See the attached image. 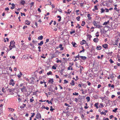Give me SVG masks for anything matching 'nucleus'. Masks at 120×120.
Returning <instances> with one entry per match:
<instances>
[{
  "label": "nucleus",
  "instance_id": "36",
  "mask_svg": "<svg viewBox=\"0 0 120 120\" xmlns=\"http://www.w3.org/2000/svg\"><path fill=\"white\" fill-rule=\"evenodd\" d=\"M73 95H78L79 94L78 93H76V92H75V93H73Z\"/></svg>",
  "mask_w": 120,
  "mask_h": 120
},
{
  "label": "nucleus",
  "instance_id": "22",
  "mask_svg": "<svg viewBox=\"0 0 120 120\" xmlns=\"http://www.w3.org/2000/svg\"><path fill=\"white\" fill-rule=\"evenodd\" d=\"M85 22L84 21H82V23L81 24V26H84L85 24Z\"/></svg>",
  "mask_w": 120,
  "mask_h": 120
},
{
  "label": "nucleus",
  "instance_id": "52",
  "mask_svg": "<svg viewBox=\"0 0 120 120\" xmlns=\"http://www.w3.org/2000/svg\"><path fill=\"white\" fill-rule=\"evenodd\" d=\"M21 16H22V15H24V16H25V13H22V12H21Z\"/></svg>",
  "mask_w": 120,
  "mask_h": 120
},
{
  "label": "nucleus",
  "instance_id": "2",
  "mask_svg": "<svg viewBox=\"0 0 120 120\" xmlns=\"http://www.w3.org/2000/svg\"><path fill=\"white\" fill-rule=\"evenodd\" d=\"M22 92H24L26 90V88L25 86H23V87L20 89Z\"/></svg>",
  "mask_w": 120,
  "mask_h": 120
},
{
  "label": "nucleus",
  "instance_id": "61",
  "mask_svg": "<svg viewBox=\"0 0 120 120\" xmlns=\"http://www.w3.org/2000/svg\"><path fill=\"white\" fill-rule=\"evenodd\" d=\"M38 10L39 12H41V11L40 8H38Z\"/></svg>",
  "mask_w": 120,
  "mask_h": 120
},
{
  "label": "nucleus",
  "instance_id": "63",
  "mask_svg": "<svg viewBox=\"0 0 120 120\" xmlns=\"http://www.w3.org/2000/svg\"><path fill=\"white\" fill-rule=\"evenodd\" d=\"M55 109H50V110L51 112H52L53 111V110Z\"/></svg>",
  "mask_w": 120,
  "mask_h": 120
},
{
  "label": "nucleus",
  "instance_id": "23",
  "mask_svg": "<svg viewBox=\"0 0 120 120\" xmlns=\"http://www.w3.org/2000/svg\"><path fill=\"white\" fill-rule=\"evenodd\" d=\"M25 3V1L24 0H22L21 2V4L22 5H24Z\"/></svg>",
  "mask_w": 120,
  "mask_h": 120
},
{
  "label": "nucleus",
  "instance_id": "28",
  "mask_svg": "<svg viewBox=\"0 0 120 120\" xmlns=\"http://www.w3.org/2000/svg\"><path fill=\"white\" fill-rule=\"evenodd\" d=\"M101 13H102L104 12L105 11V10L103 9V8H101Z\"/></svg>",
  "mask_w": 120,
  "mask_h": 120
},
{
  "label": "nucleus",
  "instance_id": "57",
  "mask_svg": "<svg viewBox=\"0 0 120 120\" xmlns=\"http://www.w3.org/2000/svg\"><path fill=\"white\" fill-rule=\"evenodd\" d=\"M105 10H106V12H108L109 11V9L106 8H105Z\"/></svg>",
  "mask_w": 120,
  "mask_h": 120
},
{
  "label": "nucleus",
  "instance_id": "29",
  "mask_svg": "<svg viewBox=\"0 0 120 120\" xmlns=\"http://www.w3.org/2000/svg\"><path fill=\"white\" fill-rule=\"evenodd\" d=\"M75 65L76 66V67H78V68H79L80 67V65H78V63H77V62H76L75 63Z\"/></svg>",
  "mask_w": 120,
  "mask_h": 120
},
{
  "label": "nucleus",
  "instance_id": "17",
  "mask_svg": "<svg viewBox=\"0 0 120 120\" xmlns=\"http://www.w3.org/2000/svg\"><path fill=\"white\" fill-rule=\"evenodd\" d=\"M97 22H96V21H94L93 22V24L94 26H97Z\"/></svg>",
  "mask_w": 120,
  "mask_h": 120
},
{
  "label": "nucleus",
  "instance_id": "58",
  "mask_svg": "<svg viewBox=\"0 0 120 120\" xmlns=\"http://www.w3.org/2000/svg\"><path fill=\"white\" fill-rule=\"evenodd\" d=\"M14 80L12 79H11L10 80V82H14Z\"/></svg>",
  "mask_w": 120,
  "mask_h": 120
},
{
  "label": "nucleus",
  "instance_id": "55",
  "mask_svg": "<svg viewBox=\"0 0 120 120\" xmlns=\"http://www.w3.org/2000/svg\"><path fill=\"white\" fill-rule=\"evenodd\" d=\"M28 57H30L31 59H33V58L31 57V56L30 55H28Z\"/></svg>",
  "mask_w": 120,
  "mask_h": 120
},
{
  "label": "nucleus",
  "instance_id": "15",
  "mask_svg": "<svg viewBox=\"0 0 120 120\" xmlns=\"http://www.w3.org/2000/svg\"><path fill=\"white\" fill-rule=\"evenodd\" d=\"M99 103H96L94 105V106L96 107L97 109H98V105Z\"/></svg>",
  "mask_w": 120,
  "mask_h": 120
},
{
  "label": "nucleus",
  "instance_id": "19",
  "mask_svg": "<svg viewBox=\"0 0 120 120\" xmlns=\"http://www.w3.org/2000/svg\"><path fill=\"white\" fill-rule=\"evenodd\" d=\"M72 44L73 45V47H76V46H75V45H76V44L75 42H72Z\"/></svg>",
  "mask_w": 120,
  "mask_h": 120
},
{
  "label": "nucleus",
  "instance_id": "33",
  "mask_svg": "<svg viewBox=\"0 0 120 120\" xmlns=\"http://www.w3.org/2000/svg\"><path fill=\"white\" fill-rule=\"evenodd\" d=\"M28 55H24L23 56L25 58H26V59H28Z\"/></svg>",
  "mask_w": 120,
  "mask_h": 120
},
{
  "label": "nucleus",
  "instance_id": "8",
  "mask_svg": "<svg viewBox=\"0 0 120 120\" xmlns=\"http://www.w3.org/2000/svg\"><path fill=\"white\" fill-rule=\"evenodd\" d=\"M101 47L99 46L98 45L96 47V49L97 50H101Z\"/></svg>",
  "mask_w": 120,
  "mask_h": 120
},
{
  "label": "nucleus",
  "instance_id": "39",
  "mask_svg": "<svg viewBox=\"0 0 120 120\" xmlns=\"http://www.w3.org/2000/svg\"><path fill=\"white\" fill-rule=\"evenodd\" d=\"M80 16H78L76 18L77 20L78 21H79L80 20L79 19H80Z\"/></svg>",
  "mask_w": 120,
  "mask_h": 120
},
{
  "label": "nucleus",
  "instance_id": "27",
  "mask_svg": "<svg viewBox=\"0 0 120 120\" xmlns=\"http://www.w3.org/2000/svg\"><path fill=\"white\" fill-rule=\"evenodd\" d=\"M44 70L43 69H42L39 72L40 74H41L43 73L44 72Z\"/></svg>",
  "mask_w": 120,
  "mask_h": 120
},
{
  "label": "nucleus",
  "instance_id": "56",
  "mask_svg": "<svg viewBox=\"0 0 120 120\" xmlns=\"http://www.w3.org/2000/svg\"><path fill=\"white\" fill-rule=\"evenodd\" d=\"M17 76L18 77V78H20L21 77V75H20V74H18L17 75Z\"/></svg>",
  "mask_w": 120,
  "mask_h": 120
},
{
  "label": "nucleus",
  "instance_id": "32",
  "mask_svg": "<svg viewBox=\"0 0 120 120\" xmlns=\"http://www.w3.org/2000/svg\"><path fill=\"white\" fill-rule=\"evenodd\" d=\"M13 42V41H11L10 43V45L9 46V48L10 47H12V43Z\"/></svg>",
  "mask_w": 120,
  "mask_h": 120
},
{
  "label": "nucleus",
  "instance_id": "30",
  "mask_svg": "<svg viewBox=\"0 0 120 120\" xmlns=\"http://www.w3.org/2000/svg\"><path fill=\"white\" fill-rule=\"evenodd\" d=\"M46 101L49 104H50V103L51 104H52V102L51 101H49L48 100H47Z\"/></svg>",
  "mask_w": 120,
  "mask_h": 120
},
{
  "label": "nucleus",
  "instance_id": "31",
  "mask_svg": "<svg viewBox=\"0 0 120 120\" xmlns=\"http://www.w3.org/2000/svg\"><path fill=\"white\" fill-rule=\"evenodd\" d=\"M117 109H118L117 108H115L114 109H113L112 110V112H116Z\"/></svg>",
  "mask_w": 120,
  "mask_h": 120
},
{
  "label": "nucleus",
  "instance_id": "50",
  "mask_svg": "<svg viewBox=\"0 0 120 120\" xmlns=\"http://www.w3.org/2000/svg\"><path fill=\"white\" fill-rule=\"evenodd\" d=\"M113 117H114V116H113L112 115H111V116H109V118L110 119H111L112 118H113Z\"/></svg>",
  "mask_w": 120,
  "mask_h": 120
},
{
  "label": "nucleus",
  "instance_id": "54",
  "mask_svg": "<svg viewBox=\"0 0 120 120\" xmlns=\"http://www.w3.org/2000/svg\"><path fill=\"white\" fill-rule=\"evenodd\" d=\"M34 2H31L30 3V4L31 5V7H32L33 5H34Z\"/></svg>",
  "mask_w": 120,
  "mask_h": 120
},
{
  "label": "nucleus",
  "instance_id": "13",
  "mask_svg": "<svg viewBox=\"0 0 120 120\" xmlns=\"http://www.w3.org/2000/svg\"><path fill=\"white\" fill-rule=\"evenodd\" d=\"M80 57L83 60H85L86 58V57L85 56H80Z\"/></svg>",
  "mask_w": 120,
  "mask_h": 120
},
{
  "label": "nucleus",
  "instance_id": "40",
  "mask_svg": "<svg viewBox=\"0 0 120 120\" xmlns=\"http://www.w3.org/2000/svg\"><path fill=\"white\" fill-rule=\"evenodd\" d=\"M64 83L65 84L68 83V81L66 80H64Z\"/></svg>",
  "mask_w": 120,
  "mask_h": 120
},
{
  "label": "nucleus",
  "instance_id": "60",
  "mask_svg": "<svg viewBox=\"0 0 120 120\" xmlns=\"http://www.w3.org/2000/svg\"><path fill=\"white\" fill-rule=\"evenodd\" d=\"M78 100L77 98H75V101L76 102H78Z\"/></svg>",
  "mask_w": 120,
  "mask_h": 120
},
{
  "label": "nucleus",
  "instance_id": "62",
  "mask_svg": "<svg viewBox=\"0 0 120 120\" xmlns=\"http://www.w3.org/2000/svg\"><path fill=\"white\" fill-rule=\"evenodd\" d=\"M49 41V39H47L46 40V42H45V43H46L48 42Z\"/></svg>",
  "mask_w": 120,
  "mask_h": 120
},
{
  "label": "nucleus",
  "instance_id": "10",
  "mask_svg": "<svg viewBox=\"0 0 120 120\" xmlns=\"http://www.w3.org/2000/svg\"><path fill=\"white\" fill-rule=\"evenodd\" d=\"M43 43V41H41L40 42V43L38 44V45L39 46H41Z\"/></svg>",
  "mask_w": 120,
  "mask_h": 120
},
{
  "label": "nucleus",
  "instance_id": "48",
  "mask_svg": "<svg viewBox=\"0 0 120 120\" xmlns=\"http://www.w3.org/2000/svg\"><path fill=\"white\" fill-rule=\"evenodd\" d=\"M87 83H88V85L89 86H90L91 84V83L88 81L87 82Z\"/></svg>",
  "mask_w": 120,
  "mask_h": 120
},
{
  "label": "nucleus",
  "instance_id": "12",
  "mask_svg": "<svg viewBox=\"0 0 120 120\" xmlns=\"http://www.w3.org/2000/svg\"><path fill=\"white\" fill-rule=\"evenodd\" d=\"M43 38V37L42 35H41V36L38 37V40H42Z\"/></svg>",
  "mask_w": 120,
  "mask_h": 120
},
{
  "label": "nucleus",
  "instance_id": "42",
  "mask_svg": "<svg viewBox=\"0 0 120 120\" xmlns=\"http://www.w3.org/2000/svg\"><path fill=\"white\" fill-rule=\"evenodd\" d=\"M109 61L110 63L111 64L112 63L114 62V61L112 60V59H111L109 60Z\"/></svg>",
  "mask_w": 120,
  "mask_h": 120
},
{
  "label": "nucleus",
  "instance_id": "3",
  "mask_svg": "<svg viewBox=\"0 0 120 120\" xmlns=\"http://www.w3.org/2000/svg\"><path fill=\"white\" fill-rule=\"evenodd\" d=\"M102 46L105 49H108V45L106 44L103 45Z\"/></svg>",
  "mask_w": 120,
  "mask_h": 120
},
{
  "label": "nucleus",
  "instance_id": "5",
  "mask_svg": "<svg viewBox=\"0 0 120 120\" xmlns=\"http://www.w3.org/2000/svg\"><path fill=\"white\" fill-rule=\"evenodd\" d=\"M49 90V91H51L52 92H54L55 91V90L52 89V88L50 87L49 88H48Z\"/></svg>",
  "mask_w": 120,
  "mask_h": 120
},
{
  "label": "nucleus",
  "instance_id": "51",
  "mask_svg": "<svg viewBox=\"0 0 120 120\" xmlns=\"http://www.w3.org/2000/svg\"><path fill=\"white\" fill-rule=\"evenodd\" d=\"M84 51H85L84 49H83L82 50L80 51L79 52H80V53L82 52H84Z\"/></svg>",
  "mask_w": 120,
  "mask_h": 120
},
{
  "label": "nucleus",
  "instance_id": "47",
  "mask_svg": "<svg viewBox=\"0 0 120 120\" xmlns=\"http://www.w3.org/2000/svg\"><path fill=\"white\" fill-rule=\"evenodd\" d=\"M100 106H101L100 107L101 108H102L104 106L103 105V104L102 103H101L100 104Z\"/></svg>",
  "mask_w": 120,
  "mask_h": 120
},
{
  "label": "nucleus",
  "instance_id": "38",
  "mask_svg": "<svg viewBox=\"0 0 120 120\" xmlns=\"http://www.w3.org/2000/svg\"><path fill=\"white\" fill-rule=\"evenodd\" d=\"M80 57V56H79V54L78 56H75L74 57V58L76 59L77 58H78L79 59V57Z\"/></svg>",
  "mask_w": 120,
  "mask_h": 120
},
{
  "label": "nucleus",
  "instance_id": "37",
  "mask_svg": "<svg viewBox=\"0 0 120 120\" xmlns=\"http://www.w3.org/2000/svg\"><path fill=\"white\" fill-rule=\"evenodd\" d=\"M75 32V30H74L73 31H71L70 32V34H72L73 33H74Z\"/></svg>",
  "mask_w": 120,
  "mask_h": 120
},
{
  "label": "nucleus",
  "instance_id": "53",
  "mask_svg": "<svg viewBox=\"0 0 120 120\" xmlns=\"http://www.w3.org/2000/svg\"><path fill=\"white\" fill-rule=\"evenodd\" d=\"M30 101L31 102L34 101V100L32 99V98H30Z\"/></svg>",
  "mask_w": 120,
  "mask_h": 120
},
{
  "label": "nucleus",
  "instance_id": "49",
  "mask_svg": "<svg viewBox=\"0 0 120 120\" xmlns=\"http://www.w3.org/2000/svg\"><path fill=\"white\" fill-rule=\"evenodd\" d=\"M56 62L57 63H58L59 62L61 63L62 62V61L61 60H58L56 61Z\"/></svg>",
  "mask_w": 120,
  "mask_h": 120
},
{
  "label": "nucleus",
  "instance_id": "9",
  "mask_svg": "<svg viewBox=\"0 0 120 120\" xmlns=\"http://www.w3.org/2000/svg\"><path fill=\"white\" fill-rule=\"evenodd\" d=\"M30 22L29 21L26 20L25 21V23H26V24L29 25L30 24Z\"/></svg>",
  "mask_w": 120,
  "mask_h": 120
},
{
  "label": "nucleus",
  "instance_id": "18",
  "mask_svg": "<svg viewBox=\"0 0 120 120\" xmlns=\"http://www.w3.org/2000/svg\"><path fill=\"white\" fill-rule=\"evenodd\" d=\"M74 80H72L71 81V83H70L71 84V86H74L75 85V83H74Z\"/></svg>",
  "mask_w": 120,
  "mask_h": 120
},
{
  "label": "nucleus",
  "instance_id": "45",
  "mask_svg": "<svg viewBox=\"0 0 120 120\" xmlns=\"http://www.w3.org/2000/svg\"><path fill=\"white\" fill-rule=\"evenodd\" d=\"M97 6L96 5V6H94V9H95L96 10H98V8H97Z\"/></svg>",
  "mask_w": 120,
  "mask_h": 120
},
{
  "label": "nucleus",
  "instance_id": "41",
  "mask_svg": "<svg viewBox=\"0 0 120 120\" xmlns=\"http://www.w3.org/2000/svg\"><path fill=\"white\" fill-rule=\"evenodd\" d=\"M9 110L11 111L12 112H13V111L14 110V109L11 108H9Z\"/></svg>",
  "mask_w": 120,
  "mask_h": 120
},
{
  "label": "nucleus",
  "instance_id": "16",
  "mask_svg": "<svg viewBox=\"0 0 120 120\" xmlns=\"http://www.w3.org/2000/svg\"><path fill=\"white\" fill-rule=\"evenodd\" d=\"M118 42V40H116L115 42L114 43L113 45L117 46Z\"/></svg>",
  "mask_w": 120,
  "mask_h": 120
},
{
  "label": "nucleus",
  "instance_id": "24",
  "mask_svg": "<svg viewBox=\"0 0 120 120\" xmlns=\"http://www.w3.org/2000/svg\"><path fill=\"white\" fill-rule=\"evenodd\" d=\"M47 75H52V72L51 71H49V72L47 73Z\"/></svg>",
  "mask_w": 120,
  "mask_h": 120
},
{
  "label": "nucleus",
  "instance_id": "25",
  "mask_svg": "<svg viewBox=\"0 0 120 120\" xmlns=\"http://www.w3.org/2000/svg\"><path fill=\"white\" fill-rule=\"evenodd\" d=\"M56 57L55 54H52L51 56V58L52 59L53 58Z\"/></svg>",
  "mask_w": 120,
  "mask_h": 120
},
{
  "label": "nucleus",
  "instance_id": "26",
  "mask_svg": "<svg viewBox=\"0 0 120 120\" xmlns=\"http://www.w3.org/2000/svg\"><path fill=\"white\" fill-rule=\"evenodd\" d=\"M15 82H10L9 84L10 85H12V86H13L15 85Z\"/></svg>",
  "mask_w": 120,
  "mask_h": 120
},
{
  "label": "nucleus",
  "instance_id": "7",
  "mask_svg": "<svg viewBox=\"0 0 120 120\" xmlns=\"http://www.w3.org/2000/svg\"><path fill=\"white\" fill-rule=\"evenodd\" d=\"M12 48H14L15 47V42L13 41V42L12 43Z\"/></svg>",
  "mask_w": 120,
  "mask_h": 120
},
{
  "label": "nucleus",
  "instance_id": "46",
  "mask_svg": "<svg viewBox=\"0 0 120 120\" xmlns=\"http://www.w3.org/2000/svg\"><path fill=\"white\" fill-rule=\"evenodd\" d=\"M64 105H65L66 106H68V107H69L70 106V105L68 104H67L66 103H65Z\"/></svg>",
  "mask_w": 120,
  "mask_h": 120
},
{
  "label": "nucleus",
  "instance_id": "21",
  "mask_svg": "<svg viewBox=\"0 0 120 120\" xmlns=\"http://www.w3.org/2000/svg\"><path fill=\"white\" fill-rule=\"evenodd\" d=\"M109 21L108 20L107 22H105L103 24V25H106L109 23Z\"/></svg>",
  "mask_w": 120,
  "mask_h": 120
},
{
  "label": "nucleus",
  "instance_id": "1",
  "mask_svg": "<svg viewBox=\"0 0 120 120\" xmlns=\"http://www.w3.org/2000/svg\"><path fill=\"white\" fill-rule=\"evenodd\" d=\"M36 117L37 119H38L39 117L40 119H41V116L40 114L39 113H37L36 116Z\"/></svg>",
  "mask_w": 120,
  "mask_h": 120
},
{
  "label": "nucleus",
  "instance_id": "14",
  "mask_svg": "<svg viewBox=\"0 0 120 120\" xmlns=\"http://www.w3.org/2000/svg\"><path fill=\"white\" fill-rule=\"evenodd\" d=\"M11 5L12 6V7H11V8L12 9H13L14 8H15V5L14 4L12 3L11 4Z\"/></svg>",
  "mask_w": 120,
  "mask_h": 120
},
{
  "label": "nucleus",
  "instance_id": "4",
  "mask_svg": "<svg viewBox=\"0 0 120 120\" xmlns=\"http://www.w3.org/2000/svg\"><path fill=\"white\" fill-rule=\"evenodd\" d=\"M86 43V41L85 40H82V41H81L80 44L82 45H83L84 44H85Z\"/></svg>",
  "mask_w": 120,
  "mask_h": 120
},
{
  "label": "nucleus",
  "instance_id": "43",
  "mask_svg": "<svg viewBox=\"0 0 120 120\" xmlns=\"http://www.w3.org/2000/svg\"><path fill=\"white\" fill-rule=\"evenodd\" d=\"M110 77L112 78H113L114 77V76H113V74L110 75Z\"/></svg>",
  "mask_w": 120,
  "mask_h": 120
},
{
  "label": "nucleus",
  "instance_id": "64",
  "mask_svg": "<svg viewBox=\"0 0 120 120\" xmlns=\"http://www.w3.org/2000/svg\"><path fill=\"white\" fill-rule=\"evenodd\" d=\"M101 86V85L100 84H99L98 86V88H99Z\"/></svg>",
  "mask_w": 120,
  "mask_h": 120
},
{
  "label": "nucleus",
  "instance_id": "20",
  "mask_svg": "<svg viewBox=\"0 0 120 120\" xmlns=\"http://www.w3.org/2000/svg\"><path fill=\"white\" fill-rule=\"evenodd\" d=\"M86 99H87V101L89 102L90 100V98L88 96L86 98Z\"/></svg>",
  "mask_w": 120,
  "mask_h": 120
},
{
  "label": "nucleus",
  "instance_id": "59",
  "mask_svg": "<svg viewBox=\"0 0 120 120\" xmlns=\"http://www.w3.org/2000/svg\"><path fill=\"white\" fill-rule=\"evenodd\" d=\"M62 44H60L59 45V48H61L62 47Z\"/></svg>",
  "mask_w": 120,
  "mask_h": 120
},
{
  "label": "nucleus",
  "instance_id": "34",
  "mask_svg": "<svg viewBox=\"0 0 120 120\" xmlns=\"http://www.w3.org/2000/svg\"><path fill=\"white\" fill-rule=\"evenodd\" d=\"M96 27L97 28H101V27H102V26L100 25H97V26H96Z\"/></svg>",
  "mask_w": 120,
  "mask_h": 120
},
{
  "label": "nucleus",
  "instance_id": "44",
  "mask_svg": "<svg viewBox=\"0 0 120 120\" xmlns=\"http://www.w3.org/2000/svg\"><path fill=\"white\" fill-rule=\"evenodd\" d=\"M52 69H56V68L54 66H53L52 68Z\"/></svg>",
  "mask_w": 120,
  "mask_h": 120
},
{
  "label": "nucleus",
  "instance_id": "11",
  "mask_svg": "<svg viewBox=\"0 0 120 120\" xmlns=\"http://www.w3.org/2000/svg\"><path fill=\"white\" fill-rule=\"evenodd\" d=\"M93 41L94 42H98V39L97 38H94V39L93 40Z\"/></svg>",
  "mask_w": 120,
  "mask_h": 120
},
{
  "label": "nucleus",
  "instance_id": "6",
  "mask_svg": "<svg viewBox=\"0 0 120 120\" xmlns=\"http://www.w3.org/2000/svg\"><path fill=\"white\" fill-rule=\"evenodd\" d=\"M54 81L53 80V79H50L49 80H48V82L49 83L50 82L52 84L53 82Z\"/></svg>",
  "mask_w": 120,
  "mask_h": 120
},
{
  "label": "nucleus",
  "instance_id": "35",
  "mask_svg": "<svg viewBox=\"0 0 120 120\" xmlns=\"http://www.w3.org/2000/svg\"><path fill=\"white\" fill-rule=\"evenodd\" d=\"M87 36L88 37V38L90 39L92 37V36L91 35L89 34H88Z\"/></svg>",
  "mask_w": 120,
  "mask_h": 120
}]
</instances>
